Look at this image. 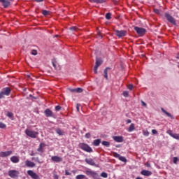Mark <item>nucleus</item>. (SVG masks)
I'll list each match as a JSON object with an SVG mask.
<instances>
[{
    "mask_svg": "<svg viewBox=\"0 0 179 179\" xmlns=\"http://www.w3.org/2000/svg\"><path fill=\"white\" fill-rule=\"evenodd\" d=\"M25 134L27 136H29V138H32L33 139H35V138H37L38 135V132L34 131L33 130H30L29 129H25Z\"/></svg>",
    "mask_w": 179,
    "mask_h": 179,
    "instance_id": "f257e3e1",
    "label": "nucleus"
},
{
    "mask_svg": "<svg viewBox=\"0 0 179 179\" xmlns=\"http://www.w3.org/2000/svg\"><path fill=\"white\" fill-rule=\"evenodd\" d=\"M79 148L82 149V150H84L85 152H87L88 153H92L93 152V149L91 148L89 145L85 143H80L79 144Z\"/></svg>",
    "mask_w": 179,
    "mask_h": 179,
    "instance_id": "f03ea898",
    "label": "nucleus"
},
{
    "mask_svg": "<svg viewBox=\"0 0 179 179\" xmlns=\"http://www.w3.org/2000/svg\"><path fill=\"white\" fill-rule=\"evenodd\" d=\"M166 20H168V22H169V23H171V24L176 25V19H174V17L173 16H171V15H170L169 13H166L164 15Z\"/></svg>",
    "mask_w": 179,
    "mask_h": 179,
    "instance_id": "7ed1b4c3",
    "label": "nucleus"
},
{
    "mask_svg": "<svg viewBox=\"0 0 179 179\" xmlns=\"http://www.w3.org/2000/svg\"><path fill=\"white\" fill-rule=\"evenodd\" d=\"M134 30H135V31H136V33H137V34H138V36H145V34H146V30L145 29V28L135 27Z\"/></svg>",
    "mask_w": 179,
    "mask_h": 179,
    "instance_id": "20e7f679",
    "label": "nucleus"
},
{
    "mask_svg": "<svg viewBox=\"0 0 179 179\" xmlns=\"http://www.w3.org/2000/svg\"><path fill=\"white\" fill-rule=\"evenodd\" d=\"M19 174H20V173H19V171L10 170L8 171V176L11 178H16V177H19Z\"/></svg>",
    "mask_w": 179,
    "mask_h": 179,
    "instance_id": "39448f33",
    "label": "nucleus"
},
{
    "mask_svg": "<svg viewBox=\"0 0 179 179\" xmlns=\"http://www.w3.org/2000/svg\"><path fill=\"white\" fill-rule=\"evenodd\" d=\"M115 33L117 36V37H125V36H127V31L125 30H121V31H119V30H115Z\"/></svg>",
    "mask_w": 179,
    "mask_h": 179,
    "instance_id": "423d86ee",
    "label": "nucleus"
},
{
    "mask_svg": "<svg viewBox=\"0 0 179 179\" xmlns=\"http://www.w3.org/2000/svg\"><path fill=\"white\" fill-rule=\"evenodd\" d=\"M27 174H28V176L31 177V178H33V179H40V176L31 170L27 171Z\"/></svg>",
    "mask_w": 179,
    "mask_h": 179,
    "instance_id": "0eeeda50",
    "label": "nucleus"
},
{
    "mask_svg": "<svg viewBox=\"0 0 179 179\" xmlns=\"http://www.w3.org/2000/svg\"><path fill=\"white\" fill-rule=\"evenodd\" d=\"M167 134H169V135H170V136H171L172 138H174V139H177L178 141H179V134H176V133L173 134V131H171V130H168Z\"/></svg>",
    "mask_w": 179,
    "mask_h": 179,
    "instance_id": "6e6552de",
    "label": "nucleus"
},
{
    "mask_svg": "<svg viewBox=\"0 0 179 179\" xmlns=\"http://www.w3.org/2000/svg\"><path fill=\"white\" fill-rule=\"evenodd\" d=\"M12 0H0V2L3 4V8H8V6H10V1Z\"/></svg>",
    "mask_w": 179,
    "mask_h": 179,
    "instance_id": "1a4fd4ad",
    "label": "nucleus"
},
{
    "mask_svg": "<svg viewBox=\"0 0 179 179\" xmlns=\"http://www.w3.org/2000/svg\"><path fill=\"white\" fill-rule=\"evenodd\" d=\"M44 114L45 117H54V113H52V110L50 109H45L44 111Z\"/></svg>",
    "mask_w": 179,
    "mask_h": 179,
    "instance_id": "9d476101",
    "label": "nucleus"
},
{
    "mask_svg": "<svg viewBox=\"0 0 179 179\" xmlns=\"http://www.w3.org/2000/svg\"><path fill=\"white\" fill-rule=\"evenodd\" d=\"M10 92L11 90L9 87H5L1 91L3 96H9V94H10Z\"/></svg>",
    "mask_w": 179,
    "mask_h": 179,
    "instance_id": "9b49d317",
    "label": "nucleus"
},
{
    "mask_svg": "<svg viewBox=\"0 0 179 179\" xmlns=\"http://www.w3.org/2000/svg\"><path fill=\"white\" fill-rule=\"evenodd\" d=\"M10 155H12V151L1 152L0 157H7V156H10Z\"/></svg>",
    "mask_w": 179,
    "mask_h": 179,
    "instance_id": "f8f14e48",
    "label": "nucleus"
},
{
    "mask_svg": "<svg viewBox=\"0 0 179 179\" xmlns=\"http://www.w3.org/2000/svg\"><path fill=\"white\" fill-rule=\"evenodd\" d=\"M52 162H55V163H59L62 162V158L61 157L58 156H53L51 157Z\"/></svg>",
    "mask_w": 179,
    "mask_h": 179,
    "instance_id": "ddd939ff",
    "label": "nucleus"
},
{
    "mask_svg": "<svg viewBox=\"0 0 179 179\" xmlns=\"http://www.w3.org/2000/svg\"><path fill=\"white\" fill-rule=\"evenodd\" d=\"M25 165L27 166V167H36V164L33 162H31L29 160H26L25 161Z\"/></svg>",
    "mask_w": 179,
    "mask_h": 179,
    "instance_id": "4468645a",
    "label": "nucleus"
},
{
    "mask_svg": "<svg viewBox=\"0 0 179 179\" xmlns=\"http://www.w3.org/2000/svg\"><path fill=\"white\" fill-rule=\"evenodd\" d=\"M85 162L87 164H90V166H96V163L94 162V160H93L92 158H90V159L86 158Z\"/></svg>",
    "mask_w": 179,
    "mask_h": 179,
    "instance_id": "2eb2a0df",
    "label": "nucleus"
},
{
    "mask_svg": "<svg viewBox=\"0 0 179 179\" xmlns=\"http://www.w3.org/2000/svg\"><path fill=\"white\" fill-rule=\"evenodd\" d=\"M113 139L115 140V142H124V138L122 136H114Z\"/></svg>",
    "mask_w": 179,
    "mask_h": 179,
    "instance_id": "dca6fc26",
    "label": "nucleus"
},
{
    "mask_svg": "<svg viewBox=\"0 0 179 179\" xmlns=\"http://www.w3.org/2000/svg\"><path fill=\"white\" fill-rule=\"evenodd\" d=\"M45 146V144L44 143H41L39 145V148L37 149L38 152H40V153H43L44 152Z\"/></svg>",
    "mask_w": 179,
    "mask_h": 179,
    "instance_id": "f3484780",
    "label": "nucleus"
},
{
    "mask_svg": "<svg viewBox=\"0 0 179 179\" xmlns=\"http://www.w3.org/2000/svg\"><path fill=\"white\" fill-rule=\"evenodd\" d=\"M142 176H145L147 177H149V176H152V172L150 171L143 170L141 171Z\"/></svg>",
    "mask_w": 179,
    "mask_h": 179,
    "instance_id": "a211bd4d",
    "label": "nucleus"
},
{
    "mask_svg": "<svg viewBox=\"0 0 179 179\" xmlns=\"http://www.w3.org/2000/svg\"><path fill=\"white\" fill-rule=\"evenodd\" d=\"M55 131H56V134H57V135H59L60 136L62 135H65V132L59 128L56 129Z\"/></svg>",
    "mask_w": 179,
    "mask_h": 179,
    "instance_id": "6ab92c4d",
    "label": "nucleus"
},
{
    "mask_svg": "<svg viewBox=\"0 0 179 179\" xmlns=\"http://www.w3.org/2000/svg\"><path fill=\"white\" fill-rule=\"evenodd\" d=\"M100 143H101V139L99 138V139L94 140L92 143V145L94 146H99Z\"/></svg>",
    "mask_w": 179,
    "mask_h": 179,
    "instance_id": "aec40b11",
    "label": "nucleus"
},
{
    "mask_svg": "<svg viewBox=\"0 0 179 179\" xmlns=\"http://www.w3.org/2000/svg\"><path fill=\"white\" fill-rule=\"evenodd\" d=\"M10 160L13 163H19V157L17 156H13L10 158Z\"/></svg>",
    "mask_w": 179,
    "mask_h": 179,
    "instance_id": "412c9836",
    "label": "nucleus"
},
{
    "mask_svg": "<svg viewBox=\"0 0 179 179\" xmlns=\"http://www.w3.org/2000/svg\"><path fill=\"white\" fill-rule=\"evenodd\" d=\"M101 64H103V61H101V59H100L99 58H96L95 66H96V68H99V66H100V65H101Z\"/></svg>",
    "mask_w": 179,
    "mask_h": 179,
    "instance_id": "4be33fe9",
    "label": "nucleus"
},
{
    "mask_svg": "<svg viewBox=\"0 0 179 179\" xmlns=\"http://www.w3.org/2000/svg\"><path fill=\"white\" fill-rule=\"evenodd\" d=\"M108 69H110V68L107 67L103 71V76L106 80H108Z\"/></svg>",
    "mask_w": 179,
    "mask_h": 179,
    "instance_id": "5701e85b",
    "label": "nucleus"
},
{
    "mask_svg": "<svg viewBox=\"0 0 179 179\" xmlns=\"http://www.w3.org/2000/svg\"><path fill=\"white\" fill-rule=\"evenodd\" d=\"M31 160H33L34 162H36V163H38L39 164L44 163V162L40 161V159L38 157H34L31 158Z\"/></svg>",
    "mask_w": 179,
    "mask_h": 179,
    "instance_id": "b1692460",
    "label": "nucleus"
},
{
    "mask_svg": "<svg viewBox=\"0 0 179 179\" xmlns=\"http://www.w3.org/2000/svg\"><path fill=\"white\" fill-rule=\"evenodd\" d=\"M90 2H94L95 3H104L106 0H89Z\"/></svg>",
    "mask_w": 179,
    "mask_h": 179,
    "instance_id": "393cba45",
    "label": "nucleus"
},
{
    "mask_svg": "<svg viewBox=\"0 0 179 179\" xmlns=\"http://www.w3.org/2000/svg\"><path fill=\"white\" fill-rule=\"evenodd\" d=\"M132 131H135V124L134 123H131L128 129V132H132Z\"/></svg>",
    "mask_w": 179,
    "mask_h": 179,
    "instance_id": "a878e982",
    "label": "nucleus"
},
{
    "mask_svg": "<svg viewBox=\"0 0 179 179\" xmlns=\"http://www.w3.org/2000/svg\"><path fill=\"white\" fill-rule=\"evenodd\" d=\"M162 111L164 112V113L166 114V115H167V117H169L170 118H173V115H171V114L170 113L167 112L164 108H162Z\"/></svg>",
    "mask_w": 179,
    "mask_h": 179,
    "instance_id": "bb28decb",
    "label": "nucleus"
},
{
    "mask_svg": "<svg viewBox=\"0 0 179 179\" xmlns=\"http://www.w3.org/2000/svg\"><path fill=\"white\" fill-rule=\"evenodd\" d=\"M76 179H87V178H86V176L85 175H78L76 177Z\"/></svg>",
    "mask_w": 179,
    "mask_h": 179,
    "instance_id": "cd10ccee",
    "label": "nucleus"
},
{
    "mask_svg": "<svg viewBox=\"0 0 179 179\" xmlns=\"http://www.w3.org/2000/svg\"><path fill=\"white\" fill-rule=\"evenodd\" d=\"M102 145L106 148H110V142L108 141H102Z\"/></svg>",
    "mask_w": 179,
    "mask_h": 179,
    "instance_id": "c85d7f7f",
    "label": "nucleus"
},
{
    "mask_svg": "<svg viewBox=\"0 0 179 179\" xmlns=\"http://www.w3.org/2000/svg\"><path fill=\"white\" fill-rule=\"evenodd\" d=\"M119 160H120V162H123V163H127V158H125V157L120 156L119 157Z\"/></svg>",
    "mask_w": 179,
    "mask_h": 179,
    "instance_id": "c756f323",
    "label": "nucleus"
},
{
    "mask_svg": "<svg viewBox=\"0 0 179 179\" xmlns=\"http://www.w3.org/2000/svg\"><path fill=\"white\" fill-rule=\"evenodd\" d=\"M42 14L44 15V16H48V15H50V11H48L46 10H42Z\"/></svg>",
    "mask_w": 179,
    "mask_h": 179,
    "instance_id": "7c9ffc66",
    "label": "nucleus"
},
{
    "mask_svg": "<svg viewBox=\"0 0 179 179\" xmlns=\"http://www.w3.org/2000/svg\"><path fill=\"white\" fill-rule=\"evenodd\" d=\"M101 177H103V178H107L108 177V174H107V173L103 172L101 173Z\"/></svg>",
    "mask_w": 179,
    "mask_h": 179,
    "instance_id": "2f4dec72",
    "label": "nucleus"
},
{
    "mask_svg": "<svg viewBox=\"0 0 179 179\" xmlns=\"http://www.w3.org/2000/svg\"><path fill=\"white\" fill-rule=\"evenodd\" d=\"M149 131L148 130H143V134L144 135V136H148L149 135Z\"/></svg>",
    "mask_w": 179,
    "mask_h": 179,
    "instance_id": "473e14b6",
    "label": "nucleus"
},
{
    "mask_svg": "<svg viewBox=\"0 0 179 179\" xmlns=\"http://www.w3.org/2000/svg\"><path fill=\"white\" fill-rule=\"evenodd\" d=\"M123 96L124 97H128V96H129V92L128 91H124Z\"/></svg>",
    "mask_w": 179,
    "mask_h": 179,
    "instance_id": "72a5a7b5",
    "label": "nucleus"
},
{
    "mask_svg": "<svg viewBox=\"0 0 179 179\" xmlns=\"http://www.w3.org/2000/svg\"><path fill=\"white\" fill-rule=\"evenodd\" d=\"M0 128L5 129V128H6V124H3V122H0Z\"/></svg>",
    "mask_w": 179,
    "mask_h": 179,
    "instance_id": "f704fd0d",
    "label": "nucleus"
},
{
    "mask_svg": "<svg viewBox=\"0 0 179 179\" xmlns=\"http://www.w3.org/2000/svg\"><path fill=\"white\" fill-rule=\"evenodd\" d=\"M106 18L108 19V20L111 19V13H106Z\"/></svg>",
    "mask_w": 179,
    "mask_h": 179,
    "instance_id": "c9c22d12",
    "label": "nucleus"
},
{
    "mask_svg": "<svg viewBox=\"0 0 179 179\" xmlns=\"http://www.w3.org/2000/svg\"><path fill=\"white\" fill-rule=\"evenodd\" d=\"M82 92H83V90L82 88H76V93H82Z\"/></svg>",
    "mask_w": 179,
    "mask_h": 179,
    "instance_id": "e433bc0d",
    "label": "nucleus"
},
{
    "mask_svg": "<svg viewBox=\"0 0 179 179\" xmlns=\"http://www.w3.org/2000/svg\"><path fill=\"white\" fill-rule=\"evenodd\" d=\"M7 117H8L9 118H12V117H13V113H12L11 112H8Z\"/></svg>",
    "mask_w": 179,
    "mask_h": 179,
    "instance_id": "4c0bfd02",
    "label": "nucleus"
},
{
    "mask_svg": "<svg viewBox=\"0 0 179 179\" xmlns=\"http://www.w3.org/2000/svg\"><path fill=\"white\" fill-rule=\"evenodd\" d=\"M177 162H178V158L177 157H173V163L174 164H177Z\"/></svg>",
    "mask_w": 179,
    "mask_h": 179,
    "instance_id": "58836bf2",
    "label": "nucleus"
},
{
    "mask_svg": "<svg viewBox=\"0 0 179 179\" xmlns=\"http://www.w3.org/2000/svg\"><path fill=\"white\" fill-rule=\"evenodd\" d=\"M70 30H72L73 31H76V30H78V28H76V27H71L69 28Z\"/></svg>",
    "mask_w": 179,
    "mask_h": 179,
    "instance_id": "ea45409f",
    "label": "nucleus"
},
{
    "mask_svg": "<svg viewBox=\"0 0 179 179\" xmlns=\"http://www.w3.org/2000/svg\"><path fill=\"white\" fill-rule=\"evenodd\" d=\"M129 90H132V89H134V85H131V84H129L128 86H127Z\"/></svg>",
    "mask_w": 179,
    "mask_h": 179,
    "instance_id": "a19ab883",
    "label": "nucleus"
},
{
    "mask_svg": "<svg viewBox=\"0 0 179 179\" xmlns=\"http://www.w3.org/2000/svg\"><path fill=\"white\" fill-rule=\"evenodd\" d=\"M61 106H55V111H59L61 110Z\"/></svg>",
    "mask_w": 179,
    "mask_h": 179,
    "instance_id": "79ce46f5",
    "label": "nucleus"
},
{
    "mask_svg": "<svg viewBox=\"0 0 179 179\" xmlns=\"http://www.w3.org/2000/svg\"><path fill=\"white\" fill-rule=\"evenodd\" d=\"M31 55H37V50H33L31 51Z\"/></svg>",
    "mask_w": 179,
    "mask_h": 179,
    "instance_id": "37998d69",
    "label": "nucleus"
},
{
    "mask_svg": "<svg viewBox=\"0 0 179 179\" xmlns=\"http://www.w3.org/2000/svg\"><path fill=\"white\" fill-rule=\"evenodd\" d=\"M114 157H117V158L120 159V157H121V155H120V154H118V153H117V152H115V153H114Z\"/></svg>",
    "mask_w": 179,
    "mask_h": 179,
    "instance_id": "c03bdc74",
    "label": "nucleus"
},
{
    "mask_svg": "<svg viewBox=\"0 0 179 179\" xmlns=\"http://www.w3.org/2000/svg\"><path fill=\"white\" fill-rule=\"evenodd\" d=\"M154 12H155V13H157V15H159L160 13V10H159V9H156V8L154 9Z\"/></svg>",
    "mask_w": 179,
    "mask_h": 179,
    "instance_id": "a18cd8bd",
    "label": "nucleus"
},
{
    "mask_svg": "<svg viewBox=\"0 0 179 179\" xmlns=\"http://www.w3.org/2000/svg\"><path fill=\"white\" fill-rule=\"evenodd\" d=\"M152 134L153 135H156V134H157V130H156V129H152Z\"/></svg>",
    "mask_w": 179,
    "mask_h": 179,
    "instance_id": "49530a36",
    "label": "nucleus"
},
{
    "mask_svg": "<svg viewBox=\"0 0 179 179\" xmlns=\"http://www.w3.org/2000/svg\"><path fill=\"white\" fill-rule=\"evenodd\" d=\"M80 104L77 103V105H76V110H77L78 113H79V108H80Z\"/></svg>",
    "mask_w": 179,
    "mask_h": 179,
    "instance_id": "de8ad7c7",
    "label": "nucleus"
},
{
    "mask_svg": "<svg viewBox=\"0 0 179 179\" xmlns=\"http://www.w3.org/2000/svg\"><path fill=\"white\" fill-rule=\"evenodd\" d=\"M91 135H90V133H87L85 134V138H87V139H89V138H90Z\"/></svg>",
    "mask_w": 179,
    "mask_h": 179,
    "instance_id": "09e8293b",
    "label": "nucleus"
},
{
    "mask_svg": "<svg viewBox=\"0 0 179 179\" xmlns=\"http://www.w3.org/2000/svg\"><path fill=\"white\" fill-rule=\"evenodd\" d=\"M52 64L54 68H57V64H55V60H52Z\"/></svg>",
    "mask_w": 179,
    "mask_h": 179,
    "instance_id": "8fccbe9b",
    "label": "nucleus"
},
{
    "mask_svg": "<svg viewBox=\"0 0 179 179\" xmlns=\"http://www.w3.org/2000/svg\"><path fill=\"white\" fill-rule=\"evenodd\" d=\"M97 69H99V67L94 66V73H97Z\"/></svg>",
    "mask_w": 179,
    "mask_h": 179,
    "instance_id": "3c124183",
    "label": "nucleus"
},
{
    "mask_svg": "<svg viewBox=\"0 0 179 179\" xmlns=\"http://www.w3.org/2000/svg\"><path fill=\"white\" fill-rule=\"evenodd\" d=\"M65 173H66V176H71V172H69L68 170H66L65 171Z\"/></svg>",
    "mask_w": 179,
    "mask_h": 179,
    "instance_id": "603ef678",
    "label": "nucleus"
},
{
    "mask_svg": "<svg viewBox=\"0 0 179 179\" xmlns=\"http://www.w3.org/2000/svg\"><path fill=\"white\" fill-rule=\"evenodd\" d=\"M4 95L2 92H0V99H3Z\"/></svg>",
    "mask_w": 179,
    "mask_h": 179,
    "instance_id": "864d4df0",
    "label": "nucleus"
},
{
    "mask_svg": "<svg viewBox=\"0 0 179 179\" xmlns=\"http://www.w3.org/2000/svg\"><path fill=\"white\" fill-rule=\"evenodd\" d=\"M141 104L143 107H146V103H145V101H142Z\"/></svg>",
    "mask_w": 179,
    "mask_h": 179,
    "instance_id": "5fc2aeb1",
    "label": "nucleus"
},
{
    "mask_svg": "<svg viewBox=\"0 0 179 179\" xmlns=\"http://www.w3.org/2000/svg\"><path fill=\"white\" fill-rule=\"evenodd\" d=\"M127 124H131V122H132V121L130 120V119H128L127 121H126Z\"/></svg>",
    "mask_w": 179,
    "mask_h": 179,
    "instance_id": "6e6d98bb",
    "label": "nucleus"
},
{
    "mask_svg": "<svg viewBox=\"0 0 179 179\" xmlns=\"http://www.w3.org/2000/svg\"><path fill=\"white\" fill-rule=\"evenodd\" d=\"M145 166H146V167H150V164H149V162H146Z\"/></svg>",
    "mask_w": 179,
    "mask_h": 179,
    "instance_id": "4d7b16f0",
    "label": "nucleus"
},
{
    "mask_svg": "<svg viewBox=\"0 0 179 179\" xmlns=\"http://www.w3.org/2000/svg\"><path fill=\"white\" fill-rule=\"evenodd\" d=\"M70 92L74 93L75 92H76V89H70Z\"/></svg>",
    "mask_w": 179,
    "mask_h": 179,
    "instance_id": "13d9d810",
    "label": "nucleus"
},
{
    "mask_svg": "<svg viewBox=\"0 0 179 179\" xmlns=\"http://www.w3.org/2000/svg\"><path fill=\"white\" fill-rule=\"evenodd\" d=\"M53 177H54V179H58V175L57 174H55Z\"/></svg>",
    "mask_w": 179,
    "mask_h": 179,
    "instance_id": "bf43d9fd",
    "label": "nucleus"
},
{
    "mask_svg": "<svg viewBox=\"0 0 179 179\" xmlns=\"http://www.w3.org/2000/svg\"><path fill=\"white\" fill-rule=\"evenodd\" d=\"M35 1V2H43V1H44V0H34Z\"/></svg>",
    "mask_w": 179,
    "mask_h": 179,
    "instance_id": "052dcab7",
    "label": "nucleus"
},
{
    "mask_svg": "<svg viewBox=\"0 0 179 179\" xmlns=\"http://www.w3.org/2000/svg\"><path fill=\"white\" fill-rule=\"evenodd\" d=\"M36 154H34V152H32L31 154V156H34Z\"/></svg>",
    "mask_w": 179,
    "mask_h": 179,
    "instance_id": "680f3d73",
    "label": "nucleus"
},
{
    "mask_svg": "<svg viewBox=\"0 0 179 179\" xmlns=\"http://www.w3.org/2000/svg\"><path fill=\"white\" fill-rule=\"evenodd\" d=\"M136 179H142L141 177H137Z\"/></svg>",
    "mask_w": 179,
    "mask_h": 179,
    "instance_id": "e2e57ef3",
    "label": "nucleus"
},
{
    "mask_svg": "<svg viewBox=\"0 0 179 179\" xmlns=\"http://www.w3.org/2000/svg\"><path fill=\"white\" fill-rule=\"evenodd\" d=\"M76 171H73V173H76Z\"/></svg>",
    "mask_w": 179,
    "mask_h": 179,
    "instance_id": "0e129e2a",
    "label": "nucleus"
},
{
    "mask_svg": "<svg viewBox=\"0 0 179 179\" xmlns=\"http://www.w3.org/2000/svg\"><path fill=\"white\" fill-rule=\"evenodd\" d=\"M55 37H58V35H55Z\"/></svg>",
    "mask_w": 179,
    "mask_h": 179,
    "instance_id": "69168bd1",
    "label": "nucleus"
},
{
    "mask_svg": "<svg viewBox=\"0 0 179 179\" xmlns=\"http://www.w3.org/2000/svg\"><path fill=\"white\" fill-rule=\"evenodd\" d=\"M0 171H1V169H0Z\"/></svg>",
    "mask_w": 179,
    "mask_h": 179,
    "instance_id": "338daca9",
    "label": "nucleus"
}]
</instances>
